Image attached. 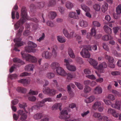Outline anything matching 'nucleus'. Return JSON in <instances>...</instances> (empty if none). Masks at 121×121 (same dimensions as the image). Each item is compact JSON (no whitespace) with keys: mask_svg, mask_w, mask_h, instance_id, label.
<instances>
[{"mask_svg":"<svg viewBox=\"0 0 121 121\" xmlns=\"http://www.w3.org/2000/svg\"><path fill=\"white\" fill-rule=\"evenodd\" d=\"M91 89L89 87L86 86H85L84 89V92L86 93H88L91 91Z\"/></svg>","mask_w":121,"mask_h":121,"instance_id":"a19ab883","label":"nucleus"},{"mask_svg":"<svg viewBox=\"0 0 121 121\" xmlns=\"http://www.w3.org/2000/svg\"><path fill=\"white\" fill-rule=\"evenodd\" d=\"M76 34L73 32H71L70 34H69L67 38L68 39H70L75 36Z\"/></svg>","mask_w":121,"mask_h":121,"instance_id":"37998d69","label":"nucleus"},{"mask_svg":"<svg viewBox=\"0 0 121 121\" xmlns=\"http://www.w3.org/2000/svg\"><path fill=\"white\" fill-rule=\"evenodd\" d=\"M70 84L67 86V88L69 93L71 97H73L74 96V93L71 91V88Z\"/></svg>","mask_w":121,"mask_h":121,"instance_id":"4c0bfd02","label":"nucleus"},{"mask_svg":"<svg viewBox=\"0 0 121 121\" xmlns=\"http://www.w3.org/2000/svg\"><path fill=\"white\" fill-rule=\"evenodd\" d=\"M112 39L113 37L109 35L104 36L102 38V39L104 40L107 41L109 39Z\"/></svg>","mask_w":121,"mask_h":121,"instance_id":"f704fd0d","label":"nucleus"},{"mask_svg":"<svg viewBox=\"0 0 121 121\" xmlns=\"http://www.w3.org/2000/svg\"><path fill=\"white\" fill-rule=\"evenodd\" d=\"M95 81L97 82L101 83L103 82L104 80L102 78H100L96 79Z\"/></svg>","mask_w":121,"mask_h":121,"instance_id":"69168bd1","label":"nucleus"},{"mask_svg":"<svg viewBox=\"0 0 121 121\" xmlns=\"http://www.w3.org/2000/svg\"><path fill=\"white\" fill-rule=\"evenodd\" d=\"M21 54L22 56V57L24 58L26 60L27 59H28V58L27 56L28 55H30L29 54H26L24 53V52H21Z\"/></svg>","mask_w":121,"mask_h":121,"instance_id":"8fccbe9b","label":"nucleus"},{"mask_svg":"<svg viewBox=\"0 0 121 121\" xmlns=\"http://www.w3.org/2000/svg\"><path fill=\"white\" fill-rule=\"evenodd\" d=\"M31 74L30 73H28L27 72H24L21 73L20 75L21 77H24L26 76L30 75Z\"/></svg>","mask_w":121,"mask_h":121,"instance_id":"e2e57ef3","label":"nucleus"},{"mask_svg":"<svg viewBox=\"0 0 121 121\" xmlns=\"http://www.w3.org/2000/svg\"><path fill=\"white\" fill-rule=\"evenodd\" d=\"M65 5L67 9H71L74 7L73 4L69 1L66 3Z\"/></svg>","mask_w":121,"mask_h":121,"instance_id":"b1692460","label":"nucleus"},{"mask_svg":"<svg viewBox=\"0 0 121 121\" xmlns=\"http://www.w3.org/2000/svg\"><path fill=\"white\" fill-rule=\"evenodd\" d=\"M75 84L79 89L82 90L83 89V86L80 83L75 82Z\"/></svg>","mask_w":121,"mask_h":121,"instance_id":"49530a36","label":"nucleus"},{"mask_svg":"<svg viewBox=\"0 0 121 121\" xmlns=\"http://www.w3.org/2000/svg\"><path fill=\"white\" fill-rule=\"evenodd\" d=\"M101 105V102L99 101H96L94 103L92 106V108L93 109L96 110Z\"/></svg>","mask_w":121,"mask_h":121,"instance_id":"9b49d317","label":"nucleus"},{"mask_svg":"<svg viewBox=\"0 0 121 121\" xmlns=\"http://www.w3.org/2000/svg\"><path fill=\"white\" fill-rule=\"evenodd\" d=\"M43 117V114L41 113H38L34 114L33 118L35 120H39Z\"/></svg>","mask_w":121,"mask_h":121,"instance_id":"4468645a","label":"nucleus"},{"mask_svg":"<svg viewBox=\"0 0 121 121\" xmlns=\"http://www.w3.org/2000/svg\"><path fill=\"white\" fill-rule=\"evenodd\" d=\"M102 88L99 85L97 86L94 89V92L95 94H101L102 93Z\"/></svg>","mask_w":121,"mask_h":121,"instance_id":"1a4fd4ad","label":"nucleus"},{"mask_svg":"<svg viewBox=\"0 0 121 121\" xmlns=\"http://www.w3.org/2000/svg\"><path fill=\"white\" fill-rule=\"evenodd\" d=\"M46 76V77L48 78L51 79L54 78L55 75L52 72H49L47 73Z\"/></svg>","mask_w":121,"mask_h":121,"instance_id":"c85d7f7f","label":"nucleus"},{"mask_svg":"<svg viewBox=\"0 0 121 121\" xmlns=\"http://www.w3.org/2000/svg\"><path fill=\"white\" fill-rule=\"evenodd\" d=\"M108 6V4L106 3H105L103 5L101 9L103 12L104 13L107 10Z\"/></svg>","mask_w":121,"mask_h":121,"instance_id":"72a5a7b5","label":"nucleus"},{"mask_svg":"<svg viewBox=\"0 0 121 121\" xmlns=\"http://www.w3.org/2000/svg\"><path fill=\"white\" fill-rule=\"evenodd\" d=\"M59 66V64L57 62H52L51 64L50 67L53 69H55Z\"/></svg>","mask_w":121,"mask_h":121,"instance_id":"a878e982","label":"nucleus"},{"mask_svg":"<svg viewBox=\"0 0 121 121\" xmlns=\"http://www.w3.org/2000/svg\"><path fill=\"white\" fill-rule=\"evenodd\" d=\"M30 79H22L18 80V82L22 83L24 85L30 84Z\"/></svg>","mask_w":121,"mask_h":121,"instance_id":"f8f14e48","label":"nucleus"},{"mask_svg":"<svg viewBox=\"0 0 121 121\" xmlns=\"http://www.w3.org/2000/svg\"><path fill=\"white\" fill-rule=\"evenodd\" d=\"M67 69L70 71H75L76 70V68L74 65H69L66 67Z\"/></svg>","mask_w":121,"mask_h":121,"instance_id":"412c9836","label":"nucleus"},{"mask_svg":"<svg viewBox=\"0 0 121 121\" xmlns=\"http://www.w3.org/2000/svg\"><path fill=\"white\" fill-rule=\"evenodd\" d=\"M116 12L117 14H121V4L118 5L116 8Z\"/></svg>","mask_w":121,"mask_h":121,"instance_id":"ea45409f","label":"nucleus"},{"mask_svg":"<svg viewBox=\"0 0 121 121\" xmlns=\"http://www.w3.org/2000/svg\"><path fill=\"white\" fill-rule=\"evenodd\" d=\"M92 24L94 26L97 27H99L100 26V24L98 21H94L92 22Z\"/></svg>","mask_w":121,"mask_h":121,"instance_id":"3c124183","label":"nucleus"},{"mask_svg":"<svg viewBox=\"0 0 121 121\" xmlns=\"http://www.w3.org/2000/svg\"><path fill=\"white\" fill-rule=\"evenodd\" d=\"M41 56L43 58L49 59L51 57L52 54L48 51H44L42 53Z\"/></svg>","mask_w":121,"mask_h":121,"instance_id":"0eeeda50","label":"nucleus"},{"mask_svg":"<svg viewBox=\"0 0 121 121\" xmlns=\"http://www.w3.org/2000/svg\"><path fill=\"white\" fill-rule=\"evenodd\" d=\"M84 73L86 74H90L91 73V71L89 69H85L84 70Z\"/></svg>","mask_w":121,"mask_h":121,"instance_id":"774afa93","label":"nucleus"},{"mask_svg":"<svg viewBox=\"0 0 121 121\" xmlns=\"http://www.w3.org/2000/svg\"><path fill=\"white\" fill-rule=\"evenodd\" d=\"M91 34L93 36H95L96 32L95 28H92L91 29Z\"/></svg>","mask_w":121,"mask_h":121,"instance_id":"6e6d98bb","label":"nucleus"},{"mask_svg":"<svg viewBox=\"0 0 121 121\" xmlns=\"http://www.w3.org/2000/svg\"><path fill=\"white\" fill-rule=\"evenodd\" d=\"M28 46L25 48V50L28 52L35 53L36 51V49L35 48L37 47L36 44L32 42L29 41L28 43Z\"/></svg>","mask_w":121,"mask_h":121,"instance_id":"f03ea898","label":"nucleus"},{"mask_svg":"<svg viewBox=\"0 0 121 121\" xmlns=\"http://www.w3.org/2000/svg\"><path fill=\"white\" fill-rule=\"evenodd\" d=\"M24 28L23 26H21L20 28L18 31V33L17 35L18 36H20L21 35V33L22 32L23 30L24 29Z\"/></svg>","mask_w":121,"mask_h":121,"instance_id":"09e8293b","label":"nucleus"},{"mask_svg":"<svg viewBox=\"0 0 121 121\" xmlns=\"http://www.w3.org/2000/svg\"><path fill=\"white\" fill-rule=\"evenodd\" d=\"M21 39L19 38H17L14 39V42L16 43L15 44V47H19L23 45V42L21 41Z\"/></svg>","mask_w":121,"mask_h":121,"instance_id":"6e6552de","label":"nucleus"},{"mask_svg":"<svg viewBox=\"0 0 121 121\" xmlns=\"http://www.w3.org/2000/svg\"><path fill=\"white\" fill-rule=\"evenodd\" d=\"M27 13L26 9L24 7L22 8L21 10V15L22 18L20 19V20L17 22L14 25L15 30H17L20 26L21 24H22L25 22V19L27 18Z\"/></svg>","mask_w":121,"mask_h":121,"instance_id":"f257e3e1","label":"nucleus"},{"mask_svg":"<svg viewBox=\"0 0 121 121\" xmlns=\"http://www.w3.org/2000/svg\"><path fill=\"white\" fill-rule=\"evenodd\" d=\"M115 110L111 108H109L107 112L108 114H111L112 115Z\"/></svg>","mask_w":121,"mask_h":121,"instance_id":"13d9d810","label":"nucleus"},{"mask_svg":"<svg viewBox=\"0 0 121 121\" xmlns=\"http://www.w3.org/2000/svg\"><path fill=\"white\" fill-rule=\"evenodd\" d=\"M112 115L115 118H118L119 116V113L117 112L115 110Z\"/></svg>","mask_w":121,"mask_h":121,"instance_id":"680f3d73","label":"nucleus"},{"mask_svg":"<svg viewBox=\"0 0 121 121\" xmlns=\"http://www.w3.org/2000/svg\"><path fill=\"white\" fill-rule=\"evenodd\" d=\"M105 58L107 59L109 62L111 63H112L114 61V59L113 57H111L108 55H106L105 56Z\"/></svg>","mask_w":121,"mask_h":121,"instance_id":"58836bf2","label":"nucleus"},{"mask_svg":"<svg viewBox=\"0 0 121 121\" xmlns=\"http://www.w3.org/2000/svg\"><path fill=\"white\" fill-rule=\"evenodd\" d=\"M80 25L82 27H85L88 26V24L87 22L84 20L81 21L79 23Z\"/></svg>","mask_w":121,"mask_h":121,"instance_id":"5701e85b","label":"nucleus"},{"mask_svg":"<svg viewBox=\"0 0 121 121\" xmlns=\"http://www.w3.org/2000/svg\"><path fill=\"white\" fill-rule=\"evenodd\" d=\"M75 76L70 73H69L67 74V78L68 79H71L73 78H74Z\"/></svg>","mask_w":121,"mask_h":121,"instance_id":"603ef678","label":"nucleus"},{"mask_svg":"<svg viewBox=\"0 0 121 121\" xmlns=\"http://www.w3.org/2000/svg\"><path fill=\"white\" fill-rule=\"evenodd\" d=\"M81 6L82 9L85 12H89L90 11V9L86 5L82 4L81 5Z\"/></svg>","mask_w":121,"mask_h":121,"instance_id":"393cba45","label":"nucleus"},{"mask_svg":"<svg viewBox=\"0 0 121 121\" xmlns=\"http://www.w3.org/2000/svg\"><path fill=\"white\" fill-rule=\"evenodd\" d=\"M28 59H27L26 61L32 62H35L37 61V59L35 57L30 55H28L27 56Z\"/></svg>","mask_w":121,"mask_h":121,"instance_id":"a211bd4d","label":"nucleus"},{"mask_svg":"<svg viewBox=\"0 0 121 121\" xmlns=\"http://www.w3.org/2000/svg\"><path fill=\"white\" fill-rule=\"evenodd\" d=\"M45 103L42 100L41 101L38 102L37 103L36 106L37 107L39 108L40 107H42L45 105Z\"/></svg>","mask_w":121,"mask_h":121,"instance_id":"7c9ffc66","label":"nucleus"},{"mask_svg":"<svg viewBox=\"0 0 121 121\" xmlns=\"http://www.w3.org/2000/svg\"><path fill=\"white\" fill-rule=\"evenodd\" d=\"M56 4V2L54 0H51L49 2L48 5L49 6H53Z\"/></svg>","mask_w":121,"mask_h":121,"instance_id":"de8ad7c7","label":"nucleus"},{"mask_svg":"<svg viewBox=\"0 0 121 121\" xmlns=\"http://www.w3.org/2000/svg\"><path fill=\"white\" fill-rule=\"evenodd\" d=\"M50 90V88L46 87L43 88L42 91L45 94L48 95Z\"/></svg>","mask_w":121,"mask_h":121,"instance_id":"c9c22d12","label":"nucleus"},{"mask_svg":"<svg viewBox=\"0 0 121 121\" xmlns=\"http://www.w3.org/2000/svg\"><path fill=\"white\" fill-rule=\"evenodd\" d=\"M111 106L113 108L119 110H121L120 103L119 101H116L115 104H112Z\"/></svg>","mask_w":121,"mask_h":121,"instance_id":"9d476101","label":"nucleus"},{"mask_svg":"<svg viewBox=\"0 0 121 121\" xmlns=\"http://www.w3.org/2000/svg\"><path fill=\"white\" fill-rule=\"evenodd\" d=\"M16 90L17 91L19 92H20L22 93H25L26 91V90L25 88L19 87H17Z\"/></svg>","mask_w":121,"mask_h":121,"instance_id":"bb28decb","label":"nucleus"},{"mask_svg":"<svg viewBox=\"0 0 121 121\" xmlns=\"http://www.w3.org/2000/svg\"><path fill=\"white\" fill-rule=\"evenodd\" d=\"M27 117V115L25 113L22 115L20 117V119L21 120H26Z\"/></svg>","mask_w":121,"mask_h":121,"instance_id":"0e129e2a","label":"nucleus"},{"mask_svg":"<svg viewBox=\"0 0 121 121\" xmlns=\"http://www.w3.org/2000/svg\"><path fill=\"white\" fill-rule=\"evenodd\" d=\"M86 77L91 80H95L96 79L95 76L93 75H88L86 76Z\"/></svg>","mask_w":121,"mask_h":121,"instance_id":"5fc2aeb1","label":"nucleus"},{"mask_svg":"<svg viewBox=\"0 0 121 121\" xmlns=\"http://www.w3.org/2000/svg\"><path fill=\"white\" fill-rule=\"evenodd\" d=\"M56 14L55 12H51L49 13L48 16L49 18L52 19H54L56 16Z\"/></svg>","mask_w":121,"mask_h":121,"instance_id":"cd10ccee","label":"nucleus"},{"mask_svg":"<svg viewBox=\"0 0 121 121\" xmlns=\"http://www.w3.org/2000/svg\"><path fill=\"white\" fill-rule=\"evenodd\" d=\"M94 9L96 11H99L100 9V5L98 4H95L93 6Z\"/></svg>","mask_w":121,"mask_h":121,"instance_id":"e433bc0d","label":"nucleus"},{"mask_svg":"<svg viewBox=\"0 0 121 121\" xmlns=\"http://www.w3.org/2000/svg\"><path fill=\"white\" fill-rule=\"evenodd\" d=\"M59 117L61 119H65L69 118L70 115L68 114L67 111L65 110H62L60 112Z\"/></svg>","mask_w":121,"mask_h":121,"instance_id":"39448f33","label":"nucleus"},{"mask_svg":"<svg viewBox=\"0 0 121 121\" xmlns=\"http://www.w3.org/2000/svg\"><path fill=\"white\" fill-rule=\"evenodd\" d=\"M93 116L94 118H97L99 120H101L102 119V117L101 116V113L98 112H94Z\"/></svg>","mask_w":121,"mask_h":121,"instance_id":"dca6fc26","label":"nucleus"},{"mask_svg":"<svg viewBox=\"0 0 121 121\" xmlns=\"http://www.w3.org/2000/svg\"><path fill=\"white\" fill-rule=\"evenodd\" d=\"M103 47L107 51H109V49L108 46L106 43H104L103 44Z\"/></svg>","mask_w":121,"mask_h":121,"instance_id":"bf43d9fd","label":"nucleus"},{"mask_svg":"<svg viewBox=\"0 0 121 121\" xmlns=\"http://www.w3.org/2000/svg\"><path fill=\"white\" fill-rule=\"evenodd\" d=\"M108 98L112 100H113L115 99V96L111 94H109L108 96Z\"/></svg>","mask_w":121,"mask_h":121,"instance_id":"052dcab7","label":"nucleus"},{"mask_svg":"<svg viewBox=\"0 0 121 121\" xmlns=\"http://www.w3.org/2000/svg\"><path fill=\"white\" fill-rule=\"evenodd\" d=\"M68 54L70 57L73 59L75 58V56L72 49L70 48H69L68 50Z\"/></svg>","mask_w":121,"mask_h":121,"instance_id":"aec40b11","label":"nucleus"},{"mask_svg":"<svg viewBox=\"0 0 121 121\" xmlns=\"http://www.w3.org/2000/svg\"><path fill=\"white\" fill-rule=\"evenodd\" d=\"M81 56L84 58H89L91 56L90 53L88 50L86 48L83 49L80 52Z\"/></svg>","mask_w":121,"mask_h":121,"instance_id":"20e7f679","label":"nucleus"},{"mask_svg":"<svg viewBox=\"0 0 121 121\" xmlns=\"http://www.w3.org/2000/svg\"><path fill=\"white\" fill-rule=\"evenodd\" d=\"M34 68V66L32 64H30L26 65L25 67V69L26 71H33Z\"/></svg>","mask_w":121,"mask_h":121,"instance_id":"2eb2a0df","label":"nucleus"},{"mask_svg":"<svg viewBox=\"0 0 121 121\" xmlns=\"http://www.w3.org/2000/svg\"><path fill=\"white\" fill-rule=\"evenodd\" d=\"M111 91L112 93L114 94L116 96H121V93L116 90H112Z\"/></svg>","mask_w":121,"mask_h":121,"instance_id":"473e14b6","label":"nucleus"},{"mask_svg":"<svg viewBox=\"0 0 121 121\" xmlns=\"http://www.w3.org/2000/svg\"><path fill=\"white\" fill-rule=\"evenodd\" d=\"M107 67V64L105 62H103L99 64L96 68L98 70L100 73H103L105 72L104 69L106 68Z\"/></svg>","mask_w":121,"mask_h":121,"instance_id":"7ed1b4c3","label":"nucleus"},{"mask_svg":"<svg viewBox=\"0 0 121 121\" xmlns=\"http://www.w3.org/2000/svg\"><path fill=\"white\" fill-rule=\"evenodd\" d=\"M88 61L91 65L96 68L98 64V62L97 61L91 58H90L88 60Z\"/></svg>","mask_w":121,"mask_h":121,"instance_id":"ddd939ff","label":"nucleus"},{"mask_svg":"<svg viewBox=\"0 0 121 121\" xmlns=\"http://www.w3.org/2000/svg\"><path fill=\"white\" fill-rule=\"evenodd\" d=\"M111 75L113 76H117L120 75L121 73L120 72L118 71H114L111 72Z\"/></svg>","mask_w":121,"mask_h":121,"instance_id":"4d7b16f0","label":"nucleus"},{"mask_svg":"<svg viewBox=\"0 0 121 121\" xmlns=\"http://www.w3.org/2000/svg\"><path fill=\"white\" fill-rule=\"evenodd\" d=\"M104 31L107 33L111 34L112 32V30L107 25H105L104 26Z\"/></svg>","mask_w":121,"mask_h":121,"instance_id":"4be33fe9","label":"nucleus"},{"mask_svg":"<svg viewBox=\"0 0 121 121\" xmlns=\"http://www.w3.org/2000/svg\"><path fill=\"white\" fill-rule=\"evenodd\" d=\"M62 105V104L60 103H56L53 105L52 109L53 110H55L59 108L60 110H61Z\"/></svg>","mask_w":121,"mask_h":121,"instance_id":"f3484780","label":"nucleus"},{"mask_svg":"<svg viewBox=\"0 0 121 121\" xmlns=\"http://www.w3.org/2000/svg\"><path fill=\"white\" fill-rule=\"evenodd\" d=\"M56 93V90L53 89H51L49 91V92L48 95L50 96H53L55 95Z\"/></svg>","mask_w":121,"mask_h":121,"instance_id":"79ce46f5","label":"nucleus"},{"mask_svg":"<svg viewBox=\"0 0 121 121\" xmlns=\"http://www.w3.org/2000/svg\"><path fill=\"white\" fill-rule=\"evenodd\" d=\"M63 32L64 35L67 38L69 34L67 30L65 29H64L63 30Z\"/></svg>","mask_w":121,"mask_h":121,"instance_id":"338daca9","label":"nucleus"},{"mask_svg":"<svg viewBox=\"0 0 121 121\" xmlns=\"http://www.w3.org/2000/svg\"><path fill=\"white\" fill-rule=\"evenodd\" d=\"M77 15L75 12H70L69 14V17L72 18H77Z\"/></svg>","mask_w":121,"mask_h":121,"instance_id":"2f4dec72","label":"nucleus"},{"mask_svg":"<svg viewBox=\"0 0 121 121\" xmlns=\"http://www.w3.org/2000/svg\"><path fill=\"white\" fill-rule=\"evenodd\" d=\"M56 72L58 74L62 76H65L67 74L66 73L63 69L60 67L57 68L56 69Z\"/></svg>","mask_w":121,"mask_h":121,"instance_id":"423d86ee","label":"nucleus"},{"mask_svg":"<svg viewBox=\"0 0 121 121\" xmlns=\"http://www.w3.org/2000/svg\"><path fill=\"white\" fill-rule=\"evenodd\" d=\"M95 97L94 96H91L85 99V102L86 103H90L93 102L95 99Z\"/></svg>","mask_w":121,"mask_h":121,"instance_id":"6ab92c4d","label":"nucleus"},{"mask_svg":"<svg viewBox=\"0 0 121 121\" xmlns=\"http://www.w3.org/2000/svg\"><path fill=\"white\" fill-rule=\"evenodd\" d=\"M57 38L58 41L60 43H64L66 42L65 39L61 36H57Z\"/></svg>","mask_w":121,"mask_h":121,"instance_id":"c756f323","label":"nucleus"},{"mask_svg":"<svg viewBox=\"0 0 121 121\" xmlns=\"http://www.w3.org/2000/svg\"><path fill=\"white\" fill-rule=\"evenodd\" d=\"M29 93L30 95H34L38 94V92L37 91H34L31 89L30 90Z\"/></svg>","mask_w":121,"mask_h":121,"instance_id":"a18cd8bd","label":"nucleus"},{"mask_svg":"<svg viewBox=\"0 0 121 121\" xmlns=\"http://www.w3.org/2000/svg\"><path fill=\"white\" fill-rule=\"evenodd\" d=\"M28 100L32 102L35 101L36 99V98L35 96H32L29 97L28 98Z\"/></svg>","mask_w":121,"mask_h":121,"instance_id":"864d4df0","label":"nucleus"},{"mask_svg":"<svg viewBox=\"0 0 121 121\" xmlns=\"http://www.w3.org/2000/svg\"><path fill=\"white\" fill-rule=\"evenodd\" d=\"M46 24L48 26L52 27L54 26V24L52 22L48 21L46 22Z\"/></svg>","mask_w":121,"mask_h":121,"instance_id":"c03bdc74","label":"nucleus"}]
</instances>
